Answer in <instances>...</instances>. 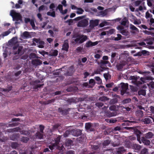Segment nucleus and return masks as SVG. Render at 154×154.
<instances>
[{
    "label": "nucleus",
    "instance_id": "nucleus-35",
    "mask_svg": "<svg viewBox=\"0 0 154 154\" xmlns=\"http://www.w3.org/2000/svg\"><path fill=\"white\" fill-rule=\"evenodd\" d=\"M102 55L101 52V51L99 52V54H96L94 55V57L96 58L99 59L100 57H101Z\"/></svg>",
    "mask_w": 154,
    "mask_h": 154
},
{
    "label": "nucleus",
    "instance_id": "nucleus-57",
    "mask_svg": "<svg viewBox=\"0 0 154 154\" xmlns=\"http://www.w3.org/2000/svg\"><path fill=\"white\" fill-rule=\"evenodd\" d=\"M147 5L151 7L152 6V4L151 0H147Z\"/></svg>",
    "mask_w": 154,
    "mask_h": 154
},
{
    "label": "nucleus",
    "instance_id": "nucleus-17",
    "mask_svg": "<svg viewBox=\"0 0 154 154\" xmlns=\"http://www.w3.org/2000/svg\"><path fill=\"white\" fill-rule=\"evenodd\" d=\"M58 54V51L57 50H51L50 52L49 55L50 56H56Z\"/></svg>",
    "mask_w": 154,
    "mask_h": 154
},
{
    "label": "nucleus",
    "instance_id": "nucleus-37",
    "mask_svg": "<svg viewBox=\"0 0 154 154\" xmlns=\"http://www.w3.org/2000/svg\"><path fill=\"white\" fill-rule=\"evenodd\" d=\"M141 154H148L147 149H143L141 152Z\"/></svg>",
    "mask_w": 154,
    "mask_h": 154
},
{
    "label": "nucleus",
    "instance_id": "nucleus-20",
    "mask_svg": "<svg viewBox=\"0 0 154 154\" xmlns=\"http://www.w3.org/2000/svg\"><path fill=\"white\" fill-rule=\"evenodd\" d=\"M143 122L145 124H148L151 123L152 121L150 118H147L143 119Z\"/></svg>",
    "mask_w": 154,
    "mask_h": 154
},
{
    "label": "nucleus",
    "instance_id": "nucleus-14",
    "mask_svg": "<svg viewBox=\"0 0 154 154\" xmlns=\"http://www.w3.org/2000/svg\"><path fill=\"white\" fill-rule=\"evenodd\" d=\"M76 131H75L74 129H72L70 131H66L65 133L64 134V137H67L69 134L71 133L73 134L74 135H76L74 133V132H76Z\"/></svg>",
    "mask_w": 154,
    "mask_h": 154
},
{
    "label": "nucleus",
    "instance_id": "nucleus-44",
    "mask_svg": "<svg viewBox=\"0 0 154 154\" xmlns=\"http://www.w3.org/2000/svg\"><path fill=\"white\" fill-rule=\"evenodd\" d=\"M110 141L107 140L104 141L103 143V145L104 146H106L108 145L110 143Z\"/></svg>",
    "mask_w": 154,
    "mask_h": 154
},
{
    "label": "nucleus",
    "instance_id": "nucleus-64",
    "mask_svg": "<svg viewBox=\"0 0 154 154\" xmlns=\"http://www.w3.org/2000/svg\"><path fill=\"white\" fill-rule=\"evenodd\" d=\"M129 8L131 11L133 12L134 10V8L131 5H129Z\"/></svg>",
    "mask_w": 154,
    "mask_h": 154
},
{
    "label": "nucleus",
    "instance_id": "nucleus-9",
    "mask_svg": "<svg viewBox=\"0 0 154 154\" xmlns=\"http://www.w3.org/2000/svg\"><path fill=\"white\" fill-rule=\"evenodd\" d=\"M130 78L132 80V82L137 85L142 84V82L139 81L140 80H141L143 82V78H141L140 79L139 77H137L136 76H131L130 77Z\"/></svg>",
    "mask_w": 154,
    "mask_h": 154
},
{
    "label": "nucleus",
    "instance_id": "nucleus-50",
    "mask_svg": "<svg viewBox=\"0 0 154 154\" xmlns=\"http://www.w3.org/2000/svg\"><path fill=\"white\" fill-rule=\"evenodd\" d=\"M95 79L97 81L98 83H100L101 82V80L100 79L99 77H95Z\"/></svg>",
    "mask_w": 154,
    "mask_h": 154
},
{
    "label": "nucleus",
    "instance_id": "nucleus-56",
    "mask_svg": "<svg viewBox=\"0 0 154 154\" xmlns=\"http://www.w3.org/2000/svg\"><path fill=\"white\" fill-rule=\"evenodd\" d=\"M30 24L32 26L33 29H34V27L35 26V25L34 21L33 20H31L30 21Z\"/></svg>",
    "mask_w": 154,
    "mask_h": 154
},
{
    "label": "nucleus",
    "instance_id": "nucleus-3",
    "mask_svg": "<svg viewBox=\"0 0 154 154\" xmlns=\"http://www.w3.org/2000/svg\"><path fill=\"white\" fill-rule=\"evenodd\" d=\"M60 140V137L59 136L55 140V143L49 146V148L51 150H52L55 148H57L59 150H62L63 148V145H60L59 144Z\"/></svg>",
    "mask_w": 154,
    "mask_h": 154
},
{
    "label": "nucleus",
    "instance_id": "nucleus-48",
    "mask_svg": "<svg viewBox=\"0 0 154 154\" xmlns=\"http://www.w3.org/2000/svg\"><path fill=\"white\" fill-rule=\"evenodd\" d=\"M134 23L135 24L139 25L141 23V21L140 20H136L134 21Z\"/></svg>",
    "mask_w": 154,
    "mask_h": 154
},
{
    "label": "nucleus",
    "instance_id": "nucleus-47",
    "mask_svg": "<svg viewBox=\"0 0 154 154\" xmlns=\"http://www.w3.org/2000/svg\"><path fill=\"white\" fill-rule=\"evenodd\" d=\"M91 127V124L90 123H87L85 124V128L87 130L89 129H90Z\"/></svg>",
    "mask_w": 154,
    "mask_h": 154
},
{
    "label": "nucleus",
    "instance_id": "nucleus-16",
    "mask_svg": "<svg viewBox=\"0 0 154 154\" xmlns=\"http://www.w3.org/2000/svg\"><path fill=\"white\" fill-rule=\"evenodd\" d=\"M57 8L60 10V12L63 14H64L66 13L67 12V9H66L64 11L63 10V6L61 5H58Z\"/></svg>",
    "mask_w": 154,
    "mask_h": 154
},
{
    "label": "nucleus",
    "instance_id": "nucleus-61",
    "mask_svg": "<svg viewBox=\"0 0 154 154\" xmlns=\"http://www.w3.org/2000/svg\"><path fill=\"white\" fill-rule=\"evenodd\" d=\"M103 75H104V76L105 79L106 80H107V79H108L109 76V74H108V73H105V74H104Z\"/></svg>",
    "mask_w": 154,
    "mask_h": 154
},
{
    "label": "nucleus",
    "instance_id": "nucleus-60",
    "mask_svg": "<svg viewBox=\"0 0 154 154\" xmlns=\"http://www.w3.org/2000/svg\"><path fill=\"white\" fill-rule=\"evenodd\" d=\"M141 2L139 1H137L134 2V4L136 6H138L140 3Z\"/></svg>",
    "mask_w": 154,
    "mask_h": 154
},
{
    "label": "nucleus",
    "instance_id": "nucleus-23",
    "mask_svg": "<svg viewBox=\"0 0 154 154\" xmlns=\"http://www.w3.org/2000/svg\"><path fill=\"white\" fill-rule=\"evenodd\" d=\"M136 114L137 116L140 117H141L143 116V112L140 110H138L136 112Z\"/></svg>",
    "mask_w": 154,
    "mask_h": 154
},
{
    "label": "nucleus",
    "instance_id": "nucleus-26",
    "mask_svg": "<svg viewBox=\"0 0 154 154\" xmlns=\"http://www.w3.org/2000/svg\"><path fill=\"white\" fill-rule=\"evenodd\" d=\"M143 9V7L142 6H140L135 11L137 12V14H136V15L137 16H139V15L140 14V13H138V11H141Z\"/></svg>",
    "mask_w": 154,
    "mask_h": 154
},
{
    "label": "nucleus",
    "instance_id": "nucleus-24",
    "mask_svg": "<svg viewBox=\"0 0 154 154\" xmlns=\"http://www.w3.org/2000/svg\"><path fill=\"white\" fill-rule=\"evenodd\" d=\"M76 10L77 11L76 13L77 14H82L83 12L84 11V10L81 8H77Z\"/></svg>",
    "mask_w": 154,
    "mask_h": 154
},
{
    "label": "nucleus",
    "instance_id": "nucleus-5",
    "mask_svg": "<svg viewBox=\"0 0 154 154\" xmlns=\"http://www.w3.org/2000/svg\"><path fill=\"white\" fill-rule=\"evenodd\" d=\"M99 21V20L97 19L90 20V21L89 28L86 29L85 30V32H90L91 30L93 29L94 27L98 25Z\"/></svg>",
    "mask_w": 154,
    "mask_h": 154
},
{
    "label": "nucleus",
    "instance_id": "nucleus-31",
    "mask_svg": "<svg viewBox=\"0 0 154 154\" xmlns=\"http://www.w3.org/2000/svg\"><path fill=\"white\" fill-rule=\"evenodd\" d=\"M29 32H25L23 34V36L24 38H29Z\"/></svg>",
    "mask_w": 154,
    "mask_h": 154
},
{
    "label": "nucleus",
    "instance_id": "nucleus-41",
    "mask_svg": "<svg viewBox=\"0 0 154 154\" xmlns=\"http://www.w3.org/2000/svg\"><path fill=\"white\" fill-rule=\"evenodd\" d=\"M107 32L108 33V35H109L113 34L115 32V30L114 29H112L109 31H107Z\"/></svg>",
    "mask_w": 154,
    "mask_h": 154
},
{
    "label": "nucleus",
    "instance_id": "nucleus-18",
    "mask_svg": "<svg viewBox=\"0 0 154 154\" xmlns=\"http://www.w3.org/2000/svg\"><path fill=\"white\" fill-rule=\"evenodd\" d=\"M108 63V61H103L101 60L100 62V65L101 68L102 69L101 70V71H103V70H105L106 69V68H103L102 66H103L105 64H107Z\"/></svg>",
    "mask_w": 154,
    "mask_h": 154
},
{
    "label": "nucleus",
    "instance_id": "nucleus-52",
    "mask_svg": "<svg viewBox=\"0 0 154 154\" xmlns=\"http://www.w3.org/2000/svg\"><path fill=\"white\" fill-rule=\"evenodd\" d=\"M45 7L44 5H42L40 6L38 9V11L39 12L42 11H43L45 10Z\"/></svg>",
    "mask_w": 154,
    "mask_h": 154
},
{
    "label": "nucleus",
    "instance_id": "nucleus-13",
    "mask_svg": "<svg viewBox=\"0 0 154 154\" xmlns=\"http://www.w3.org/2000/svg\"><path fill=\"white\" fill-rule=\"evenodd\" d=\"M69 48L68 41L67 40H65L62 46V49L66 51H67Z\"/></svg>",
    "mask_w": 154,
    "mask_h": 154
},
{
    "label": "nucleus",
    "instance_id": "nucleus-7",
    "mask_svg": "<svg viewBox=\"0 0 154 154\" xmlns=\"http://www.w3.org/2000/svg\"><path fill=\"white\" fill-rule=\"evenodd\" d=\"M87 38L86 36L79 35L77 36V38L75 39V41L76 43H81L86 40Z\"/></svg>",
    "mask_w": 154,
    "mask_h": 154
},
{
    "label": "nucleus",
    "instance_id": "nucleus-43",
    "mask_svg": "<svg viewBox=\"0 0 154 154\" xmlns=\"http://www.w3.org/2000/svg\"><path fill=\"white\" fill-rule=\"evenodd\" d=\"M107 23L106 21H104L100 24V27H103L105 25H107Z\"/></svg>",
    "mask_w": 154,
    "mask_h": 154
},
{
    "label": "nucleus",
    "instance_id": "nucleus-58",
    "mask_svg": "<svg viewBox=\"0 0 154 154\" xmlns=\"http://www.w3.org/2000/svg\"><path fill=\"white\" fill-rule=\"evenodd\" d=\"M96 106H98V107H102L103 105V104L102 103H97L96 104Z\"/></svg>",
    "mask_w": 154,
    "mask_h": 154
},
{
    "label": "nucleus",
    "instance_id": "nucleus-38",
    "mask_svg": "<svg viewBox=\"0 0 154 154\" xmlns=\"http://www.w3.org/2000/svg\"><path fill=\"white\" fill-rule=\"evenodd\" d=\"M145 17L146 19L148 18H151L152 15L149 13L148 11H147L146 13Z\"/></svg>",
    "mask_w": 154,
    "mask_h": 154
},
{
    "label": "nucleus",
    "instance_id": "nucleus-11",
    "mask_svg": "<svg viewBox=\"0 0 154 154\" xmlns=\"http://www.w3.org/2000/svg\"><path fill=\"white\" fill-rule=\"evenodd\" d=\"M121 94L122 95H123L126 92V91L128 89V84L123 83L121 84Z\"/></svg>",
    "mask_w": 154,
    "mask_h": 154
},
{
    "label": "nucleus",
    "instance_id": "nucleus-4",
    "mask_svg": "<svg viewBox=\"0 0 154 154\" xmlns=\"http://www.w3.org/2000/svg\"><path fill=\"white\" fill-rule=\"evenodd\" d=\"M136 134L137 136V140L140 143H141L142 141L143 143L145 145H148L150 144V141L149 140L146 139L144 137H142L141 140H140V135L142 133L140 131L138 130L137 131H136Z\"/></svg>",
    "mask_w": 154,
    "mask_h": 154
},
{
    "label": "nucleus",
    "instance_id": "nucleus-40",
    "mask_svg": "<svg viewBox=\"0 0 154 154\" xmlns=\"http://www.w3.org/2000/svg\"><path fill=\"white\" fill-rule=\"evenodd\" d=\"M130 27V29L132 30H134L136 31H137L138 30V29L135 26L131 24Z\"/></svg>",
    "mask_w": 154,
    "mask_h": 154
},
{
    "label": "nucleus",
    "instance_id": "nucleus-49",
    "mask_svg": "<svg viewBox=\"0 0 154 154\" xmlns=\"http://www.w3.org/2000/svg\"><path fill=\"white\" fill-rule=\"evenodd\" d=\"M137 44L140 46L145 47L146 45V43L144 42H141L137 43Z\"/></svg>",
    "mask_w": 154,
    "mask_h": 154
},
{
    "label": "nucleus",
    "instance_id": "nucleus-55",
    "mask_svg": "<svg viewBox=\"0 0 154 154\" xmlns=\"http://www.w3.org/2000/svg\"><path fill=\"white\" fill-rule=\"evenodd\" d=\"M11 146L12 147L15 148L17 146V144L16 143H12Z\"/></svg>",
    "mask_w": 154,
    "mask_h": 154
},
{
    "label": "nucleus",
    "instance_id": "nucleus-46",
    "mask_svg": "<svg viewBox=\"0 0 154 154\" xmlns=\"http://www.w3.org/2000/svg\"><path fill=\"white\" fill-rule=\"evenodd\" d=\"M29 140V138L26 137H23L21 139V140L24 143H26Z\"/></svg>",
    "mask_w": 154,
    "mask_h": 154
},
{
    "label": "nucleus",
    "instance_id": "nucleus-19",
    "mask_svg": "<svg viewBox=\"0 0 154 154\" xmlns=\"http://www.w3.org/2000/svg\"><path fill=\"white\" fill-rule=\"evenodd\" d=\"M32 63L35 66L40 65L42 63V61L36 59L32 61Z\"/></svg>",
    "mask_w": 154,
    "mask_h": 154
},
{
    "label": "nucleus",
    "instance_id": "nucleus-12",
    "mask_svg": "<svg viewBox=\"0 0 154 154\" xmlns=\"http://www.w3.org/2000/svg\"><path fill=\"white\" fill-rule=\"evenodd\" d=\"M17 37H14L8 42V43L10 45L13 46L16 45L17 43Z\"/></svg>",
    "mask_w": 154,
    "mask_h": 154
},
{
    "label": "nucleus",
    "instance_id": "nucleus-45",
    "mask_svg": "<svg viewBox=\"0 0 154 154\" xmlns=\"http://www.w3.org/2000/svg\"><path fill=\"white\" fill-rule=\"evenodd\" d=\"M7 139V138H4L2 137V134H0V141L1 142H4L5 140Z\"/></svg>",
    "mask_w": 154,
    "mask_h": 154
},
{
    "label": "nucleus",
    "instance_id": "nucleus-30",
    "mask_svg": "<svg viewBox=\"0 0 154 154\" xmlns=\"http://www.w3.org/2000/svg\"><path fill=\"white\" fill-rule=\"evenodd\" d=\"M36 138H38L40 139H42L43 137V136L42 133L38 132L36 134Z\"/></svg>",
    "mask_w": 154,
    "mask_h": 154
},
{
    "label": "nucleus",
    "instance_id": "nucleus-62",
    "mask_svg": "<svg viewBox=\"0 0 154 154\" xmlns=\"http://www.w3.org/2000/svg\"><path fill=\"white\" fill-rule=\"evenodd\" d=\"M72 141L71 140H69L67 141L66 143V145L67 146H69V145H70L72 143Z\"/></svg>",
    "mask_w": 154,
    "mask_h": 154
},
{
    "label": "nucleus",
    "instance_id": "nucleus-34",
    "mask_svg": "<svg viewBox=\"0 0 154 154\" xmlns=\"http://www.w3.org/2000/svg\"><path fill=\"white\" fill-rule=\"evenodd\" d=\"M143 32L146 34L151 35L153 36H154V33L150 31L146 30L143 31Z\"/></svg>",
    "mask_w": 154,
    "mask_h": 154
},
{
    "label": "nucleus",
    "instance_id": "nucleus-59",
    "mask_svg": "<svg viewBox=\"0 0 154 154\" xmlns=\"http://www.w3.org/2000/svg\"><path fill=\"white\" fill-rule=\"evenodd\" d=\"M20 133L21 134L26 135L28 134V132L27 131H20Z\"/></svg>",
    "mask_w": 154,
    "mask_h": 154
},
{
    "label": "nucleus",
    "instance_id": "nucleus-29",
    "mask_svg": "<svg viewBox=\"0 0 154 154\" xmlns=\"http://www.w3.org/2000/svg\"><path fill=\"white\" fill-rule=\"evenodd\" d=\"M138 94L139 95H142L144 96L146 95V91L144 90H141L138 91Z\"/></svg>",
    "mask_w": 154,
    "mask_h": 154
},
{
    "label": "nucleus",
    "instance_id": "nucleus-2",
    "mask_svg": "<svg viewBox=\"0 0 154 154\" xmlns=\"http://www.w3.org/2000/svg\"><path fill=\"white\" fill-rule=\"evenodd\" d=\"M10 15L12 17L13 20L16 21V24L19 23L20 22H22V17L19 13H17L14 10H12L10 11Z\"/></svg>",
    "mask_w": 154,
    "mask_h": 154
},
{
    "label": "nucleus",
    "instance_id": "nucleus-36",
    "mask_svg": "<svg viewBox=\"0 0 154 154\" xmlns=\"http://www.w3.org/2000/svg\"><path fill=\"white\" fill-rule=\"evenodd\" d=\"M117 37H115L114 38V40L115 41H118L120 40L121 39L122 36L119 34H118L117 35Z\"/></svg>",
    "mask_w": 154,
    "mask_h": 154
},
{
    "label": "nucleus",
    "instance_id": "nucleus-53",
    "mask_svg": "<svg viewBox=\"0 0 154 154\" xmlns=\"http://www.w3.org/2000/svg\"><path fill=\"white\" fill-rule=\"evenodd\" d=\"M89 82V83L92 85H94L95 84L94 80L92 79H90Z\"/></svg>",
    "mask_w": 154,
    "mask_h": 154
},
{
    "label": "nucleus",
    "instance_id": "nucleus-21",
    "mask_svg": "<svg viewBox=\"0 0 154 154\" xmlns=\"http://www.w3.org/2000/svg\"><path fill=\"white\" fill-rule=\"evenodd\" d=\"M153 136V134L151 132H149L145 134V137L146 138H152Z\"/></svg>",
    "mask_w": 154,
    "mask_h": 154
},
{
    "label": "nucleus",
    "instance_id": "nucleus-54",
    "mask_svg": "<svg viewBox=\"0 0 154 154\" xmlns=\"http://www.w3.org/2000/svg\"><path fill=\"white\" fill-rule=\"evenodd\" d=\"M149 86L151 87L152 88H154V82H151L149 85Z\"/></svg>",
    "mask_w": 154,
    "mask_h": 154
},
{
    "label": "nucleus",
    "instance_id": "nucleus-15",
    "mask_svg": "<svg viewBox=\"0 0 154 154\" xmlns=\"http://www.w3.org/2000/svg\"><path fill=\"white\" fill-rule=\"evenodd\" d=\"M98 42H99L98 41H96L94 42H93L91 41H89L86 43V46L87 47H90L94 46L97 44Z\"/></svg>",
    "mask_w": 154,
    "mask_h": 154
},
{
    "label": "nucleus",
    "instance_id": "nucleus-25",
    "mask_svg": "<svg viewBox=\"0 0 154 154\" xmlns=\"http://www.w3.org/2000/svg\"><path fill=\"white\" fill-rule=\"evenodd\" d=\"M10 32L11 31H10L9 29L8 31L3 32L0 35L3 37L4 36L8 35Z\"/></svg>",
    "mask_w": 154,
    "mask_h": 154
},
{
    "label": "nucleus",
    "instance_id": "nucleus-39",
    "mask_svg": "<svg viewBox=\"0 0 154 154\" xmlns=\"http://www.w3.org/2000/svg\"><path fill=\"white\" fill-rule=\"evenodd\" d=\"M9 50L8 48H7L6 51H5L3 53V56L5 58L6 57L7 54H8V51Z\"/></svg>",
    "mask_w": 154,
    "mask_h": 154
},
{
    "label": "nucleus",
    "instance_id": "nucleus-1",
    "mask_svg": "<svg viewBox=\"0 0 154 154\" xmlns=\"http://www.w3.org/2000/svg\"><path fill=\"white\" fill-rule=\"evenodd\" d=\"M84 16L79 17L74 19L75 20H80L78 23L77 26L78 27H85L88 24V19H83Z\"/></svg>",
    "mask_w": 154,
    "mask_h": 154
},
{
    "label": "nucleus",
    "instance_id": "nucleus-22",
    "mask_svg": "<svg viewBox=\"0 0 154 154\" xmlns=\"http://www.w3.org/2000/svg\"><path fill=\"white\" fill-rule=\"evenodd\" d=\"M40 82V81H36L35 82H34V84L35 85V88H40V87L42 86L43 85H39L38 84V83H39Z\"/></svg>",
    "mask_w": 154,
    "mask_h": 154
},
{
    "label": "nucleus",
    "instance_id": "nucleus-6",
    "mask_svg": "<svg viewBox=\"0 0 154 154\" xmlns=\"http://www.w3.org/2000/svg\"><path fill=\"white\" fill-rule=\"evenodd\" d=\"M23 47L22 46H18L17 45H16L15 46L13 47V50L14 54H17L18 55L20 56L23 53V51L22 50Z\"/></svg>",
    "mask_w": 154,
    "mask_h": 154
},
{
    "label": "nucleus",
    "instance_id": "nucleus-27",
    "mask_svg": "<svg viewBox=\"0 0 154 154\" xmlns=\"http://www.w3.org/2000/svg\"><path fill=\"white\" fill-rule=\"evenodd\" d=\"M48 15L51 16L53 17H55V12L53 11L52 12H48L47 13Z\"/></svg>",
    "mask_w": 154,
    "mask_h": 154
},
{
    "label": "nucleus",
    "instance_id": "nucleus-28",
    "mask_svg": "<svg viewBox=\"0 0 154 154\" xmlns=\"http://www.w3.org/2000/svg\"><path fill=\"white\" fill-rule=\"evenodd\" d=\"M108 100V98L106 96L101 97L99 98V100L102 101H105Z\"/></svg>",
    "mask_w": 154,
    "mask_h": 154
},
{
    "label": "nucleus",
    "instance_id": "nucleus-33",
    "mask_svg": "<svg viewBox=\"0 0 154 154\" xmlns=\"http://www.w3.org/2000/svg\"><path fill=\"white\" fill-rule=\"evenodd\" d=\"M131 101V99L129 98H128L122 101V103L123 104H126L130 102Z\"/></svg>",
    "mask_w": 154,
    "mask_h": 154
},
{
    "label": "nucleus",
    "instance_id": "nucleus-51",
    "mask_svg": "<svg viewBox=\"0 0 154 154\" xmlns=\"http://www.w3.org/2000/svg\"><path fill=\"white\" fill-rule=\"evenodd\" d=\"M100 14L99 15V16H101L102 17H103L105 16L106 14L105 11H102L100 12Z\"/></svg>",
    "mask_w": 154,
    "mask_h": 154
},
{
    "label": "nucleus",
    "instance_id": "nucleus-32",
    "mask_svg": "<svg viewBox=\"0 0 154 154\" xmlns=\"http://www.w3.org/2000/svg\"><path fill=\"white\" fill-rule=\"evenodd\" d=\"M126 63L125 62H124L123 63H121L119 65H117V67L118 69H121L125 65Z\"/></svg>",
    "mask_w": 154,
    "mask_h": 154
},
{
    "label": "nucleus",
    "instance_id": "nucleus-63",
    "mask_svg": "<svg viewBox=\"0 0 154 154\" xmlns=\"http://www.w3.org/2000/svg\"><path fill=\"white\" fill-rule=\"evenodd\" d=\"M38 17L40 20L42 21V15L40 13H38L37 15Z\"/></svg>",
    "mask_w": 154,
    "mask_h": 154
},
{
    "label": "nucleus",
    "instance_id": "nucleus-8",
    "mask_svg": "<svg viewBox=\"0 0 154 154\" xmlns=\"http://www.w3.org/2000/svg\"><path fill=\"white\" fill-rule=\"evenodd\" d=\"M117 29L120 31V32L123 35L125 36L127 38L130 36V32L127 30L124 29L123 27L121 26H119L117 27Z\"/></svg>",
    "mask_w": 154,
    "mask_h": 154
},
{
    "label": "nucleus",
    "instance_id": "nucleus-42",
    "mask_svg": "<svg viewBox=\"0 0 154 154\" xmlns=\"http://www.w3.org/2000/svg\"><path fill=\"white\" fill-rule=\"evenodd\" d=\"M127 22V20L126 18H124L121 21V24L122 25L125 26L126 25Z\"/></svg>",
    "mask_w": 154,
    "mask_h": 154
},
{
    "label": "nucleus",
    "instance_id": "nucleus-10",
    "mask_svg": "<svg viewBox=\"0 0 154 154\" xmlns=\"http://www.w3.org/2000/svg\"><path fill=\"white\" fill-rule=\"evenodd\" d=\"M34 42H35L37 43V45L39 48H44V45L45 44V42L42 41L36 38L33 39Z\"/></svg>",
    "mask_w": 154,
    "mask_h": 154
}]
</instances>
